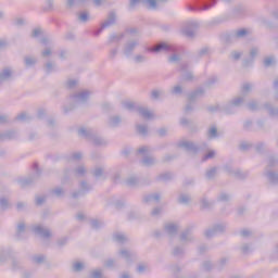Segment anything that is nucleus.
Returning <instances> with one entry per match:
<instances>
[{"label": "nucleus", "instance_id": "1", "mask_svg": "<svg viewBox=\"0 0 278 278\" xmlns=\"http://www.w3.org/2000/svg\"><path fill=\"white\" fill-rule=\"evenodd\" d=\"M91 94H92V91L88 89H84L76 93L71 94L70 99H72L74 103H71L68 106H63L64 114H68V112H73L74 110H77V105H86Z\"/></svg>", "mask_w": 278, "mask_h": 278}, {"label": "nucleus", "instance_id": "2", "mask_svg": "<svg viewBox=\"0 0 278 278\" xmlns=\"http://www.w3.org/2000/svg\"><path fill=\"white\" fill-rule=\"evenodd\" d=\"M148 51H151L152 53H161V51H166L168 53H173V55H170L168 58V62L170 64L175 63V62H179L181 60V56L177 53V48H175V46L173 45H168L164 41L159 42L154 48H149Z\"/></svg>", "mask_w": 278, "mask_h": 278}, {"label": "nucleus", "instance_id": "3", "mask_svg": "<svg viewBox=\"0 0 278 278\" xmlns=\"http://www.w3.org/2000/svg\"><path fill=\"white\" fill-rule=\"evenodd\" d=\"M78 136L90 140L96 147H108L106 139L94 134L92 129L79 128Z\"/></svg>", "mask_w": 278, "mask_h": 278}, {"label": "nucleus", "instance_id": "4", "mask_svg": "<svg viewBox=\"0 0 278 278\" xmlns=\"http://www.w3.org/2000/svg\"><path fill=\"white\" fill-rule=\"evenodd\" d=\"M33 168L34 174L26 178H21L17 180V184L21 188H29V186H34V184H36V181H38V179L42 177V169L38 168V164L35 163Z\"/></svg>", "mask_w": 278, "mask_h": 278}, {"label": "nucleus", "instance_id": "5", "mask_svg": "<svg viewBox=\"0 0 278 278\" xmlns=\"http://www.w3.org/2000/svg\"><path fill=\"white\" fill-rule=\"evenodd\" d=\"M203 94H205V90L201 88L188 94V103L185 106V114L194 112V103H197V99H199V97H203Z\"/></svg>", "mask_w": 278, "mask_h": 278}, {"label": "nucleus", "instance_id": "6", "mask_svg": "<svg viewBox=\"0 0 278 278\" xmlns=\"http://www.w3.org/2000/svg\"><path fill=\"white\" fill-rule=\"evenodd\" d=\"M212 5H216V0H200L197 1L193 5L189 4L188 10L190 12H201L204 10H210Z\"/></svg>", "mask_w": 278, "mask_h": 278}, {"label": "nucleus", "instance_id": "7", "mask_svg": "<svg viewBox=\"0 0 278 278\" xmlns=\"http://www.w3.org/2000/svg\"><path fill=\"white\" fill-rule=\"evenodd\" d=\"M178 147L180 149H184L185 151H189L191 153H199L200 149H207V143L206 142H202L201 146H197L194 142L192 141H180L178 143Z\"/></svg>", "mask_w": 278, "mask_h": 278}, {"label": "nucleus", "instance_id": "8", "mask_svg": "<svg viewBox=\"0 0 278 278\" xmlns=\"http://www.w3.org/2000/svg\"><path fill=\"white\" fill-rule=\"evenodd\" d=\"M224 170L228 173L231 177L239 179L240 181H244L249 177V170H242L240 168L233 169L230 165H225Z\"/></svg>", "mask_w": 278, "mask_h": 278}, {"label": "nucleus", "instance_id": "9", "mask_svg": "<svg viewBox=\"0 0 278 278\" xmlns=\"http://www.w3.org/2000/svg\"><path fill=\"white\" fill-rule=\"evenodd\" d=\"M78 188L79 189L77 191L72 192L73 199H79V197H86V194H88V192L92 190V185L88 184V181L86 180H81L79 181Z\"/></svg>", "mask_w": 278, "mask_h": 278}, {"label": "nucleus", "instance_id": "10", "mask_svg": "<svg viewBox=\"0 0 278 278\" xmlns=\"http://www.w3.org/2000/svg\"><path fill=\"white\" fill-rule=\"evenodd\" d=\"M226 229L227 224H215L205 230L204 236L205 238H214V236H218V233H225Z\"/></svg>", "mask_w": 278, "mask_h": 278}, {"label": "nucleus", "instance_id": "11", "mask_svg": "<svg viewBox=\"0 0 278 278\" xmlns=\"http://www.w3.org/2000/svg\"><path fill=\"white\" fill-rule=\"evenodd\" d=\"M140 42L138 39H130L124 45L123 53L126 58H131L134 55V51H136V47H138Z\"/></svg>", "mask_w": 278, "mask_h": 278}, {"label": "nucleus", "instance_id": "12", "mask_svg": "<svg viewBox=\"0 0 278 278\" xmlns=\"http://www.w3.org/2000/svg\"><path fill=\"white\" fill-rule=\"evenodd\" d=\"M197 29H199V24L197 22H188L182 28V34L184 36H187V38H194Z\"/></svg>", "mask_w": 278, "mask_h": 278}, {"label": "nucleus", "instance_id": "13", "mask_svg": "<svg viewBox=\"0 0 278 278\" xmlns=\"http://www.w3.org/2000/svg\"><path fill=\"white\" fill-rule=\"evenodd\" d=\"M192 229L194 226H188L179 236L180 242L184 244H188L190 242H194V236L192 235Z\"/></svg>", "mask_w": 278, "mask_h": 278}, {"label": "nucleus", "instance_id": "14", "mask_svg": "<svg viewBox=\"0 0 278 278\" xmlns=\"http://www.w3.org/2000/svg\"><path fill=\"white\" fill-rule=\"evenodd\" d=\"M180 72L182 73L181 77H182L184 81H193L194 80V73H192V71H190V64L181 63Z\"/></svg>", "mask_w": 278, "mask_h": 278}, {"label": "nucleus", "instance_id": "15", "mask_svg": "<svg viewBox=\"0 0 278 278\" xmlns=\"http://www.w3.org/2000/svg\"><path fill=\"white\" fill-rule=\"evenodd\" d=\"M18 139V130L16 129H9L0 132V142H7L10 140H17Z\"/></svg>", "mask_w": 278, "mask_h": 278}, {"label": "nucleus", "instance_id": "16", "mask_svg": "<svg viewBox=\"0 0 278 278\" xmlns=\"http://www.w3.org/2000/svg\"><path fill=\"white\" fill-rule=\"evenodd\" d=\"M33 231L34 233H36V236H39L43 240H49V238H51L52 236L51 230L49 228H45L40 225L34 226Z\"/></svg>", "mask_w": 278, "mask_h": 278}, {"label": "nucleus", "instance_id": "17", "mask_svg": "<svg viewBox=\"0 0 278 278\" xmlns=\"http://www.w3.org/2000/svg\"><path fill=\"white\" fill-rule=\"evenodd\" d=\"M119 255L124 257L127 264H134L138 260V254L128 250H121Z\"/></svg>", "mask_w": 278, "mask_h": 278}, {"label": "nucleus", "instance_id": "18", "mask_svg": "<svg viewBox=\"0 0 278 278\" xmlns=\"http://www.w3.org/2000/svg\"><path fill=\"white\" fill-rule=\"evenodd\" d=\"M14 77V71H12V67H4L0 71V81L3 84V81H10Z\"/></svg>", "mask_w": 278, "mask_h": 278}, {"label": "nucleus", "instance_id": "19", "mask_svg": "<svg viewBox=\"0 0 278 278\" xmlns=\"http://www.w3.org/2000/svg\"><path fill=\"white\" fill-rule=\"evenodd\" d=\"M220 40L224 42V45H233L238 42V39L236 38V34L232 31L230 33H224L220 35Z\"/></svg>", "mask_w": 278, "mask_h": 278}, {"label": "nucleus", "instance_id": "20", "mask_svg": "<svg viewBox=\"0 0 278 278\" xmlns=\"http://www.w3.org/2000/svg\"><path fill=\"white\" fill-rule=\"evenodd\" d=\"M113 25H116V12L111 11L106 20L102 23V29H108V27H112Z\"/></svg>", "mask_w": 278, "mask_h": 278}, {"label": "nucleus", "instance_id": "21", "mask_svg": "<svg viewBox=\"0 0 278 278\" xmlns=\"http://www.w3.org/2000/svg\"><path fill=\"white\" fill-rule=\"evenodd\" d=\"M247 14V7L239 4L236 5L231 11L232 18H242Z\"/></svg>", "mask_w": 278, "mask_h": 278}, {"label": "nucleus", "instance_id": "22", "mask_svg": "<svg viewBox=\"0 0 278 278\" xmlns=\"http://www.w3.org/2000/svg\"><path fill=\"white\" fill-rule=\"evenodd\" d=\"M136 112H138L139 116L146 121H151V118H153V113H151L148 108L138 105Z\"/></svg>", "mask_w": 278, "mask_h": 278}, {"label": "nucleus", "instance_id": "23", "mask_svg": "<svg viewBox=\"0 0 278 278\" xmlns=\"http://www.w3.org/2000/svg\"><path fill=\"white\" fill-rule=\"evenodd\" d=\"M26 225L25 222H20L15 228V240H23V233H25Z\"/></svg>", "mask_w": 278, "mask_h": 278}, {"label": "nucleus", "instance_id": "24", "mask_svg": "<svg viewBox=\"0 0 278 278\" xmlns=\"http://www.w3.org/2000/svg\"><path fill=\"white\" fill-rule=\"evenodd\" d=\"M265 176L267 177V180L269 181V184H273V186H277L278 174L276 172H273L266 168Z\"/></svg>", "mask_w": 278, "mask_h": 278}, {"label": "nucleus", "instance_id": "25", "mask_svg": "<svg viewBox=\"0 0 278 278\" xmlns=\"http://www.w3.org/2000/svg\"><path fill=\"white\" fill-rule=\"evenodd\" d=\"M121 123H123V118H121V116L118 115L110 116L108 121V125L113 129H116V127H118Z\"/></svg>", "mask_w": 278, "mask_h": 278}, {"label": "nucleus", "instance_id": "26", "mask_svg": "<svg viewBox=\"0 0 278 278\" xmlns=\"http://www.w3.org/2000/svg\"><path fill=\"white\" fill-rule=\"evenodd\" d=\"M232 31L235 33V37L237 38V41L244 40V38H248V36L251 34L247 28H239Z\"/></svg>", "mask_w": 278, "mask_h": 278}, {"label": "nucleus", "instance_id": "27", "mask_svg": "<svg viewBox=\"0 0 278 278\" xmlns=\"http://www.w3.org/2000/svg\"><path fill=\"white\" fill-rule=\"evenodd\" d=\"M43 70H45L46 75H51V73H55L58 71V65L53 61H48L43 65Z\"/></svg>", "mask_w": 278, "mask_h": 278}, {"label": "nucleus", "instance_id": "28", "mask_svg": "<svg viewBox=\"0 0 278 278\" xmlns=\"http://www.w3.org/2000/svg\"><path fill=\"white\" fill-rule=\"evenodd\" d=\"M164 229L167 233V236H169V238H175V236H177V225L175 224H167L164 226Z\"/></svg>", "mask_w": 278, "mask_h": 278}, {"label": "nucleus", "instance_id": "29", "mask_svg": "<svg viewBox=\"0 0 278 278\" xmlns=\"http://www.w3.org/2000/svg\"><path fill=\"white\" fill-rule=\"evenodd\" d=\"M50 194L52 197H56V199H64L66 191L62 187H55L52 190H50Z\"/></svg>", "mask_w": 278, "mask_h": 278}, {"label": "nucleus", "instance_id": "30", "mask_svg": "<svg viewBox=\"0 0 278 278\" xmlns=\"http://www.w3.org/2000/svg\"><path fill=\"white\" fill-rule=\"evenodd\" d=\"M180 205H190V201H192V197L188 193H180L177 199Z\"/></svg>", "mask_w": 278, "mask_h": 278}, {"label": "nucleus", "instance_id": "31", "mask_svg": "<svg viewBox=\"0 0 278 278\" xmlns=\"http://www.w3.org/2000/svg\"><path fill=\"white\" fill-rule=\"evenodd\" d=\"M142 166L151 167L157 164V161L153 156L146 155L141 161Z\"/></svg>", "mask_w": 278, "mask_h": 278}, {"label": "nucleus", "instance_id": "32", "mask_svg": "<svg viewBox=\"0 0 278 278\" xmlns=\"http://www.w3.org/2000/svg\"><path fill=\"white\" fill-rule=\"evenodd\" d=\"M172 255H174V257H184V255H186V249L184 245H175Z\"/></svg>", "mask_w": 278, "mask_h": 278}, {"label": "nucleus", "instance_id": "33", "mask_svg": "<svg viewBox=\"0 0 278 278\" xmlns=\"http://www.w3.org/2000/svg\"><path fill=\"white\" fill-rule=\"evenodd\" d=\"M125 38V34H111L109 36L108 45H113V42H121Z\"/></svg>", "mask_w": 278, "mask_h": 278}, {"label": "nucleus", "instance_id": "34", "mask_svg": "<svg viewBox=\"0 0 278 278\" xmlns=\"http://www.w3.org/2000/svg\"><path fill=\"white\" fill-rule=\"evenodd\" d=\"M31 262L33 264H45V262H47V255L45 254H35L31 256Z\"/></svg>", "mask_w": 278, "mask_h": 278}, {"label": "nucleus", "instance_id": "35", "mask_svg": "<svg viewBox=\"0 0 278 278\" xmlns=\"http://www.w3.org/2000/svg\"><path fill=\"white\" fill-rule=\"evenodd\" d=\"M254 144L250 141H241L238 146L239 151L247 152L253 149Z\"/></svg>", "mask_w": 278, "mask_h": 278}, {"label": "nucleus", "instance_id": "36", "mask_svg": "<svg viewBox=\"0 0 278 278\" xmlns=\"http://www.w3.org/2000/svg\"><path fill=\"white\" fill-rule=\"evenodd\" d=\"M81 157H84V154H81V152H74V153L67 154L66 160L67 162H79Z\"/></svg>", "mask_w": 278, "mask_h": 278}, {"label": "nucleus", "instance_id": "37", "mask_svg": "<svg viewBox=\"0 0 278 278\" xmlns=\"http://www.w3.org/2000/svg\"><path fill=\"white\" fill-rule=\"evenodd\" d=\"M173 177H175V176L173 175V173L166 172V173H164V174L159 175V176L156 177V180H157V181H164V182H166V181H172Z\"/></svg>", "mask_w": 278, "mask_h": 278}, {"label": "nucleus", "instance_id": "38", "mask_svg": "<svg viewBox=\"0 0 278 278\" xmlns=\"http://www.w3.org/2000/svg\"><path fill=\"white\" fill-rule=\"evenodd\" d=\"M161 197L160 193H154V194H148L143 197V203H151L152 201H155L159 203Z\"/></svg>", "mask_w": 278, "mask_h": 278}, {"label": "nucleus", "instance_id": "39", "mask_svg": "<svg viewBox=\"0 0 278 278\" xmlns=\"http://www.w3.org/2000/svg\"><path fill=\"white\" fill-rule=\"evenodd\" d=\"M253 149L255 150L256 153L263 155L264 151H266V142L258 141L256 144H254Z\"/></svg>", "mask_w": 278, "mask_h": 278}, {"label": "nucleus", "instance_id": "40", "mask_svg": "<svg viewBox=\"0 0 278 278\" xmlns=\"http://www.w3.org/2000/svg\"><path fill=\"white\" fill-rule=\"evenodd\" d=\"M207 138L208 140H214L218 138V128L216 126H211L207 130Z\"/></svg>", "mask_w": 278, "mask_h": 278}, {"label": "nucleus", "instance_id": "41", "mask_svg": "<svg viewBox=\"0 0 278 278\" xmlns=\"http://www.w3.org/2000/svg\"><path fill=\"white\" fill-rule=\"evenodd\" d=\"M126 186H128V188H136V186H138L139 180L138 177L136 176H129L126 180H125Z\"/></svg>", "mask_w": 278, "mask_h": 278}, {"label": "nucleus", "instance_id": "42", "mask_svg": "<svg viewBox=\"0 0 278 278\" xmlns=\"http://www.w3.org/2000/svg\"><path fill=\"white\" fill-rule=\"evenodd\" d=\"M277 164H278L277 155H275V154L269 155L268 161H267V167H266L267 170H268V168H275V166H277Z\"/></svg>", "mask_w": 278, "mask_h": 278}, {"label": "nucleus", "instance_id": "43", "mask_svg": "<svg viewBox=\"0 0 278 278\" xmlns=\"http://www.w3.org/2000/svg\"><path fill=\"white\" fill-rule=\"evenodd\" d=\"M113 240L119 244H125V242H127V237L121 232H116L113 235Z\"/></svg>", "mask_w": 278, "mask_h": 278}, {"label": "nucleus", "instance_id": "44", "mask_svg": "<svg viewBox=\"0 0 278 278\" xmlns=\"http://www.w3.org/2000/svg\"><path fill=\"white\" fill-rule=\"evenodd\" d=\"M208 53H210V47H203L197 51L195 58L198 60H201V58L207 56Z\"/></svg>", "mask_w": 278, "mask_h": 278}, {"label": "nucleus", "instance_id": "45", "mask_svg": "<svg viewBox=\"0 0 278 278\" xmlns=\"http://www.w3.org/2000/svg\"><path fill=\"white\" fill-rule=\"evenodd\" d=\"M37 62H38V60H36V58H34V56H25L24 58V64L27 68H29L31 66H36Z\"/></svg>", "mask_w": 278, "mask_h": 278}, {"label": "nucleus", "instance_id": "46", "mask_svg": "<svg viewBox=\"0 0 278 278\" xmlns=\"http://www.w3.org/2000/svg\"><path fill=\"white\" fill-rule=\"evenodd\" d=\"M75 177H85L86 176V167L84 165H79L74 169Z\"/></svg>", "mask_w": 278, "mask_h": 278}, {"label": "nucleus", "instance_id": "47", "mask_svg": "<svg viewBox=\"0 0 278 278\" xmlns=\"http://www.w3.org/2000/svg\"><path fill=\"white\" fill-rule=\"evenodd\" d=\"M143 5H146L148 10H157V0H144Z\"/></svg>", "mask_w": 278, "mask_h": 278}, {"label": "nucleus", "instance_id": "48", "mask_svg": "<svg viewBox=\"0 0 278 278\" xmlns=\"http://www.w3.org/2000/svg\"><path fill=\"white\" fill-rule=\"evenodd\" d=\"M79 23H88L90 21V14L86 11H83L78 14Z\"/></svg>", "mask_w": 278, "mask_h": 278}, {"label": "nucleus", "instance_id": "49", "mask_svg": "<svg viewBox=\"0 0 278 278\" xmlns=\"http://www.w3.org/2000/svg\"><path fill=\"white\" fill-rule=\"evenodd\" d=\"M236 106H233V104L231 102H229L228 104L223 106V112H225V114H236Z\"/></svg>", "mask_w": 278, "mask_h": 278}, {"label": "nucleus", "instance_id": "50", "mask_svg": "<svg viewBox=\"0 0 278 278\" xmlns=\"http://www.w3.org/2000/svg\"><path fill=\"white\" fill-rule=\"evenodd\" d=\"M79 84V81H77L76 79H68L65 83V88L67 90H75V88H77V85Z\"/></svg>", "mask_w": 278, "mask_h": 278}, {"label": "nucleus", "instance_id": "51", "mask_svg": "<svg viewBox=\"0 0 278 278\" xmlns=\"http://www.w3.org/2000/svg\"><path fill=\"white\" fill-rule=\"evenodd\" d=\"M86 266L81 262H75L72 266L73 273H81Z\"/></svg>", "mask_w": 278, "mask_h": 278}, {"label": "nucleus", "instance_id": "52", "mask_svg": "<svg viewBox=\"0 0 278 278\" xmlns=\"http://www.w3.org/2000/svg\"><path fill=\"white\" fill-rule=\"evenodd\" d=\"M140 3L144 5V0H130L128 4V9L132 12V10H136V8L140 5Z\"/></svg>", "mask_w": 278, "mask_h": 278}, {"label": "nucleus", "instance_id": "53", "mask_svg": "<svg viewBox=\"0 0 278 278\" xmlns=\"http://www.w3.org/2000/svg\"><path fill=\"white\" fill-rule=\"evenodd\" d=\"M253 252V245L249 244V243H243L241 245V253H243V255H249V253Z\"/></svg>", "mask_w": 278, "mask_h": 278}, {"label": "nucleus", "instance_id": "54", "mask_svg": "<svg viewBox=\"0 0 278 278\" xmlns=\"http://www.w3.org/2000/svg\"><path fill=\"white\" fill-rule=\"evenodd\" d=\"M128 220H139V218H142V215L136 211H130L127 215Z\"/></svg>", "mask_w": 278, "mask_h": 278}, {"label": "nucleus", "instance_id": "55", "mask_svg": "<svg viewBox=\"0 0 278 278\" xmlns=\"http://www.w3.org/2000/svg\"><path fill=\"white\" fill-rule=\"evenodd\" d=\"M230 103H232L233 108H240V105H242V103H244V97L241 96V97L235 98L230 101Z\"/></svg>", "mask_w": 278, "mask_h": 278}, {"label": "nucleus", "instance_id": "56", "mask_svg": "<svg viewBox=\"0 0 278 278\" xmlns=\"http://www.w3.org/2000/svg\"><path fill=\"white\" fill-rule=\"evenodd\" d=\"M263 64L265 68H270L275 64V56H267L264 59Z\"/></svg>", "mask_w": 278, "mask_h": 278}, {"label": "nucleus", "instance_id": "57", "mask_svg": "<svg viewBox=\"0 0 278 278\" xmlns=\"http://www.w3.org/2000/svg\"><path fill=\"white\" fill-rule=\"evenodd\" d=\"M212 268H214L212 261H204L202 263V270H204L205 273H211Z\"/></svg>", "mask_w": 278, "mask_h": 278}, {"label": "nucleus", "instance_id": "58", "mask_svg": "<svg viewBox=\"0 0 278 278\" xmlns=\"http://www.w3.org/2000/svg\"><path fill=\"white\" fill-rule=\"evenodd\" d=\"M216 173H217L216 167H212L211 169H207L205 173L206 179H208V180L214 179V177H216Z\"/></svg>", "mask_w": 278, "mask_h": 278}, {"label": "nucleus", "instance_id": "59", "mask_svg": "<svg viewBox=\"0 0 278 278\" xmlns=\"http://www.w3.org/2000/svg\"><path fill=\"white\" fill-rule=\"evenodd\" d=\"M249 92H251V84L245 83L241 87V97H243V98L247 97V94H249Z\"/></svg>", "mask_w": 278, "mask_h": 278}, {"label": "nucleus", "instance_id": "60", "mask_svg": "<svg viewBox=\"0 0 278 278\" xmlns=\"http://www.w3.org/2000/svg\"><path fill=\"white\" fill-rule=\"evenodd\" d=\"M102 225H103V222H101L99 219H91L90 220L91 229H101Z\"/></svg>", "mask_w": 278, "mask_h": 278}, {"label": "nucleus", "instance_id": "61", "mask_svg": "<svg viewBox=\"0 0 278 278\" xmlns=\"http://www.w3.org/2000/svg\"><path fill=\"white\" fill-rule=\"evenodd\" d=\"M122 105H123V108H124L125 110H129L130 112L134 111V110H136V108L138 106V105H136L135 102H129V101L123 102Z\"/></svg>", "mask_w": 278, "mask_h": 278}, {"label": "nucleus", "instance_id": "62", "mask_svg": "<svg viewBox=\"0 0 278 278\" xmlns=\"http://www.w3.org/2000/svg\"><path fill=\"white\" fill-rule=\"evenodd\" d=\"M137 131L141 136H147V134H149V128L147 127V125H137Z\"/></svg>", "mask_w": 278, "mask_h": 278}, {"label": "nucleus", "instance_id": "63", "mask_svg": "<svg viewBox=\"0 0 278 278\" xmlns=\"http://www.w3.org/2000/svg\"><path fill=\"white\" fill-rule=\"evenodd\" d=\"M89 277L90 278H103V270H101V269L91 270Z\"/></svg>", "mask_w": 278, "mask_h": 278}, {"label": "nucleus", "instance_id": "64", "mask_svg": "<svg viewBox=\"0 0 278 278\" xmlns=\"http://www.w3.org/2000/svg\"><path fill=\"white\" fill-rule=\"evenodd\" d=\"M92 175L96 179H101V177H103V167H97L93 169Z\"/></svg>", "mask_w": 278, "mask_h": 278}]
</instances>
